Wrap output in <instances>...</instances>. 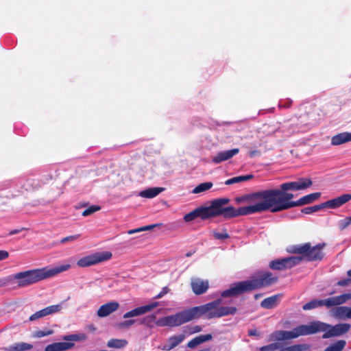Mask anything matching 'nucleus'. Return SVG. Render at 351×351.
<instances>
[{
  "instance_id": "obj_1",
  "label": "nucleus",
  "mask_w": 351,
  "mask_h": 351,
  "mask_svg": "<svg viewBox=\"0 0 351 351\" xmlns=\"http://www.w3.org/2000/svg\"><path fill=\"white\" fill-rule=\"evenodd\" d=\"M70 264H63L56 267H44L17 272L12 276L13 280L19 288L29 287L46 279L51 278L60 273L69 270Z\"/></svg>"
},
{
  "instance_id": "obj_2",
  "label": "nucleus",
  "mask_w": 351,
  "mask_h": 351,
  "mask_svg": "<svg viewBox=\"0 0 351 351\" xmlns=\"http://www.w3.org/2000/svg\"><path fill=\"white\" fill-rule=\"evenodd\" d=\"M277 279L276 277H273L270 272H263L260 274L258 278H252L233 284L228 289L223 291L221 295L224 298L237 296L244 292L274 284Z\"/></svg>"
},
{
  "instance_id": "obj_3",
  "label": "nucleus",
  "mask_w": 351,
  "mask_h": 351,
  "mask_svg": "<svg viewBox=\"0 0 351 351\" xmlns=\"http://www.w3.org/2000/svg\"><path fill=\"white\" fill-rule=\"evenodd\" d=\"M287 191L281 189L265 190L267 210L276 213L298 206V201H291L293 194Z\"/></svg>"
},
{
  "instance_id": "obj_4",
  "label": "nucleus",
  "mask_w": 351,
  "mask_h": 351,
  "mask_svg": "<svg viewBox=\"0 0 351 351\" xmlns=\"http://www.w3.org/2000/svg\"><path fill=\"white\" fill-rule=\"evenodd\" d=\"M221 299H217L211 302L191 308L193 319L204 316L207 319L221 317L234 315L237 312L234 306H220Z\"/></svg>"
},
{
  "instance_id": "obj_5",
  "label": "nucleus",
  "mask_w": 351,
  "mask_h": 351,
  "mask_svg": "<svg viewBox=\"0 0 351 351\" xmlns=\"http://www.w3.org/2000/svg\"><path fill=\"white\" fill-rule=\"evenodd\" d=\"M236 202L239 204L246 203L249 204L239 208V214L247 215L267 210L265 190L238 197L236 198Z\"/></svg>"
},
{
  "instance_id": "obj_6",
  "label": "nucleus",
  "mask_w": 351,
  "mask_h": 351,
  "mask_svg": "<svg viewBox=\"0 0 351 351\" xmlns=\"http://www.w3.org/2000/svg\"><path fill=\"white\" fill-rule=\"evenodd\" d=\"M309 326L311 335L318 332H324L322 336L324 339L341 336L347 332L351 327L349 324H339L332 326L319 321L312 322Z\"/></svg>"
},
{
  "instance_id": "obj_7",
  "label": "nucleus",
  "mask_w": 351,
  "mask_h": 351,
  "mask_svg": "<svg viewBox=\"0 0 351 351\" xmlns=\"http://www.w3.org/2000/svg\"><path fill=\"white\" fill-rule=\"evenodd\" d=\"M311 335L310 326L300 325L291 331L287 330H276L271 333L269 336V341H285L298 338L300 336H306Z\"/></svg>"
},
{
  "instance_id": "obj_8",
  "label": "nucleus",
  "mask_w": 351,
  "mask_h": 351,
  "mask_svg": "<svg viewBox=\"0 0 351 351\" xmlns=\"http://www.w3.org/2000/svg\"><path fill=\"white\" fill-rule=\"evenodd\" d=\"M193 319L191 308L156 320L158 326H179Z\"/></svg>"
},
{
  "instance_id": "obj_9",
  "label": "nucleus",
  "mask_w": 351,
  "mask_h": 351,
  "mask_svg": "<svg viewBox=\"0 0 351 351\" xmlns=\"http://www.w3.org/2000/svg\"><path fill=\"white\" fill-rule=\"evenodd\" d=\"M325 246L324 243L318 244L314 247H311L310 243H305L294 247L293 252L301 254V258H306L308 261H313L321 260L324 254L322 249Z\"/></svg>"
},
{
  "instance_id": "obj_10",
  "label": "nucleus",
  "mask_w": 351,
  "mask_h": 351,
  "mask_svg": "<svg viewBox=\"0 0 351 351\" xmlns=\"http://www.w3.org/2000/svg\"><path fill=\"white\" fill-rule=\"evenodd\" d=\"M112 257L110 252H96L80 258L77 261L79 267H87L108 261Z\"/></svg>"
},
{
  "instance_id": "obj_11",
  "label": "nucleus",
  "mask_w": 351,
  "mask_h": 351,
  "mask_svg": "<svg viewBox=\"0 0 351 351\" xmlns=\"http://www.w3.org/2000/svg\"><path fill=\"white\" fill-rule=\"evenodd\" d=\"M301 257L298 256H293L281 259H276L270 262L269 267L273 269L277 270L291 268L298 265L301 261Z\"/></svg>"
},
{
  "instance_id": "obj_12",
  "label": "nucleus",
  "mask_w": 351,
  "mask_h": 351,
  "mask_svg": "<svg viewBox=\"0 0 351 351\" xmlns=\"http://www.w3.org/2000/svg\"><path fill=\"white\" fill-rule=\"evenodd\" d=\"M220 204H221L220 202L215 199L211 202L210 206L199 207V218L206 220L218 216Z\"/></svg>"
},
{
  "instance_id": "obj_13",
  "label": "nucleus",
  "mask_w": 351,
  "mask_h": 351,
  "mask_svg": "<svg viewBox=\"0 0 351 351\" xmlns=\"http://www.w3.org/2000/svg\"><path fill=\"white\" fill-rule=\"evenodd\" d=\"M312 185V181L309 178H301L296 182H285L280 185L283 191L289 190H303Z\"/></svg>"
},
{
  "instance_id": "obj_14",
  "label": "nucleus",
  "mask_w": 351,
  "mask_h": 351,
  "mask_svg": "<svg viewBox=\"0 0 351 351\" xmlns=\"http://www.w3.org/2000/svg\"><path fill=\"white\" fill-rule=\"evenodd\" d=\"M217 202H220L219 209L218 211V216L223 215L226 218L234 217L236 216L243 215L239 213V209L236 210L232 206L224 207L225 205L229 203L230 199L228 198L217 199Z\"/></svg>"
},
{
  "instance_id": "obj_15",
  "label": "nucleus",
  "mask_w": 351,
  "mask_h": 351,
  "mask_svg": "<svg viewBox=\"0 0 351 351\" xmlns=\"http://www.w3.org/2000/svg\"><path fill=\"white\" fill-rule=\"evenodd\" d=\"M351 299V293H344L340 295L328 298L322 300V306L327 307L328 308L332 306L341 305L346 303L347 301Z\"/></svg>"
},
{
  "instance_id": "obj_16",
  "label": "nucleus",
  "mask_w": 351,
  "mask_h": 351,
  "mask_svg": "<svg viewBox=\"0 0 351 351\" xmlns=\"http://www.w3.org/2000/svg\"><path fill=\"white\" fill-rule=\"evenodd\" d=\"M158 306V302H152L151 304L137 307L132 311H130L123 315V318L128 319L130 317H136L139 315H142L145 314L151 311H152L154 308Z\"/></svg>"
},
{
  "instance_id": "obj_17",
  "label": "nucleus",
  "mask_w": 351,
  "mask_h": 351,
  "mask_svg": "<svg viewBox=\"0 0 351 351\" xmlns=\"http://www.w3.org/2000/svg\"><path fill=\"white\" fill-rule=\"evenodd\" d=\"M184 339L185 335L184 334L173 335L169 337L165 343L158 346V349L165 351H169L181 343L184 340Z\"/></svg>"
},
{
  "instance_id": "obj_18",
  "label": "nucleus",
  "mask_w": 351,
  "mask_h": 351,
  "mask_svg": "<svg viewBox=\"0 0 351 351\" xmlns=\"http://www.w3.org/2000/svg\"><path fill=\"white\" fill-rule=\"evenodd\" d=\"M351 200V194L345 193L334 199L328 200L324 202V206L329 208H338Z\"/></svg>"
},
{
  "instance_id": "obj_19",
  "label": "nucleus",
  "mask_w": 351,
  "mask_h": 351,
  "mask_svg": "<svg viewBox=\"0 0 351 351\" xmlns=\"http://www.w3.org/2000/svg\"><path fill=\"white\" fill-rule=\"evenodd\" d=\"M119 308L117 302L112 301L101 305L97 311L99 317H105L115 312Z\"/></svg>"
},
{
  "instance_id": "obj_20",
  "label": "nucleus",
  "mask_w": 351,
  "mask_h": 351,
  "mask_svg": "<svg viewBox=\"0 0 351 351\" xmlns=\"http://www.w3.org/2000/svg\"><path fill=\"white\" fill-rule=\"evenodd\" d=\"M239 152V149L234 148L230 150L222 151L217 153L215 156L213 157L212 161L215 164H219L221 162L226 161L228 159L232 158L234 156Z\"/></svg>"
},
{
  "instance_id": "obj_21",
  "label": "nucleus",
  "mask_w": 351,
  "mask_h": 351,
  "mask_svg": "<svg viewBox=\"0 0 351 351\" xmlns=\"http://www.w3.org/2000/svg\"><path fill=\"white\" fill-rule=\"evenodd\" d=\"M209 285L208 280H203L199 278L192 280L191 287L196 295H200L205 293L208 289Z\"/></svg>"
},
{
  "instance_id": "obj_22",
  "label": "nucleus",
  "mask_w": 351,
  "mask_h": 351,
  "mask_svg": "<svg viewBox=\"0 0 351 351\" xmlns=\"http://www.w3.org/2000/svg\"><path fill=\"white\" fill-rule=\"evenodd\" d=\"M351 141V132H341L332 137L331 144L334 146L340 145Z\"/></svg>"
},
{
  "instance_id": "obj_23",
  "label": "nucleus",
  "mask_w": 351,
  "mask_h": 351,
  "mask_svg": "<svg viewBox=\"0 0 351 351\" xmlns=\"http://www.w3.org/2000/svg\"><path fill=\"white\" fill-rule=\"evenodd\" d=\"M350 307L346 306H337L331 311L332 315L339 319H349Z\"/></svg>"
},
{
  "instance_id": "obj_24",
  "label": "nucleus",
  "mask_w": 351,
  "mask_h": 351,
  "mask_svg": "<svg viewBox=\"0 0 351 351\" xmlns=\"http://www.w3.org/2000/svg\"><path fill=\"white\" fill-rule=\"evenodd\" d=\"M280 299V295H275L264 299L261 304V306L267 309H271L277 306Z\"/></svg>"
},
{
  "instance_id": "obj_25",
  "label": "nucleus",
  "mask_w": 351,
  "mask_h": 351,
  "mask_svg": "<svg viewBox=\"0 0 351 351\" xmlns=\"http://www.w3.org/2000/svg\"><path fill=\"white\" fill-rule=\"evenodd\" d=\"M165 190L162 187L149 188L140 192L139 195L145 198H153Z\"/></svg>"
},
{
  "instance_id": "obj_26",
  "label": "nucleus",
  "mask_w": 351,
  "mask_h": 351,
  "mask_svg": "<svg viewBox=\"0 0 351 351\" xmlns=\"http://www.w3.org/2000/svg\"><path fill=\"white\" fill-rule=\"evenodd\" d=\"M32 345L25 343V342H19L15 343L10 346L5 348V351H26L31 350L32 348Z\"/></svg>"
},
{
  "instance_id": "obj_27",
  "label": "nucleus",
  "mask_w": 351,
  "mask_h": 351,
  "mask_svg": "<svg viewBox=\"0 0 351 351\" xmlns=\"http://www.w3.org/2000/svg\"><path fill=\"white\" fill-rule=\"evenodd\" d=\"M211 339H212V335L210 334L199 335L198 337L193 338L192 340H191L188 343L187 346L190 348H194L197 346H198L205 341H209Z\"/></svg>"
},
{
  "instance_id": "obj_28",
  "label": "nucleus",
  "mask_w": 351,
  "mask_h": 351,
  "mask_svg": "<svg viewBox=\"0 0 351 351\" xmlns=\"http://www.w3.org/2000/svg\"><path fill=\"white\" fill-rule=\"evenodd\" d=\"M320 196L321 193L319 192L305 195L298 200V206L311 204L317 199Z\"/></svg>"
},
{
  "instance_id": "obj_29",
  "label": "nucleus",
  "mask_w": 351,
  "mask_h": 351,
  "mask_svg": "<svg viewBox=\"0 0 351 351\" xmlns=\"http://www.w3.org/2000/svg\"><path fill=\"white\" fill-rule=\"evenodd\" d=\"M128 345V341L125 339H111L107 343V346L110 348L121 349Z\"/></svg>"
},
{
  "instance_id": "obj_30",
  "label": "nucleus",
  "mask_w": 351,
  "mask_h": 351,
  "mask_svg": "<svg viewBox=\"0 0 351 351\" xmlns=\"http://www.w3.org/2000/svg\"><path fill=\"white\" fill-rule=\"evenodd\" d=\"M310 346L306 343L295 344L289 346L282 347L278 351H304L309 350Z\"/></svg>"
},
{
  "instance_id": "obj_31",
  "label": "nucleus",
  "mask_w": 351,
  "mask_h": 351,
  "mask_svg": "<svg viewBox=\"0 0 351 351\" xmlns=\"http://www.w3.org/2000/svg\"><path fill=\"white\" fill-rule=\"evenodd\" d=\"M253 177H254L253 175H251V174L234 177V178L227 180L225 182V184L230 185V184H236V183H239V182H241L247 181V180L252 179Z\"/></svg>"
},
{
  "instance_id": "obj_32",
  "label": "nucleus",
  "mask_w": 351,
  "mask_h": 351,
  "mask_svg": "<svg viewBox=\"0 0 351 351\" xmlns=\"http://www.w3.org/2000/svg\"><path fill=\"white\" fill-rule=\"evenodd\" d=\"M213 185V184L211 182L201 183L193 189L192 193L194 194H197L205 192L210 189Z\"/></svg>"
},
{
  "instance_id": "obj_33",
  "label": "nucleus",
  "mask_w": 351,
  "mask_h": 351,
  "mask_svg": "<svg viewBox=\"0 0 351 351\" xmlns=\"http://www.w3.org/2000/svg\"><path fill=\"white\" fill-rule=\"evenodd\" d=\"M86 339H87V336L84 333L65 335L62 337L63 340L73 341H84Z\"/></svg>"
},
{
  "instance_id": "obj_34",
  "label": "nucleus",
  "mask_w": 351,
  "mask_h": 351,
  "mask_svg": "<svg viewBox=\"0 0 351 351\" xmlns=\"http://www.w3.org/2000/svg\"><path fill=\"white\" fill-rule=\"evenodd\" d=\"M346 346L344 340H339L327 347L324 351H341Z\"/></svg>"
},
{
  "instance_id": "obj_35",
  "label": "nucleus",
  "mask_w": 351,
  "mask_h": 351,
  "mask_svg": "<svg viewBox=\"0 0 351 351\" xmlns=\"http://www.w3.org/2000/svg\"><path fill=\"white\" fill-rule=\"evenodd\" d=\"M319 306H322V300H311L309 302L305 304L302 306V308L304 311H308V310L316 308Z\"/></svg>"
},
{
  "instance_id": "obj_36",
  "label": "nucleus",
  "mask_w": 351,
  "mask_h": 351,
  "mask_svg": "<svg viewBox=\"0 0 351 351\" xmlns=\"http://www.w3.org/2000/svg\"><path fill=\"white\" fill-rule=\"evenodd\" d=\"M282 344L278 342L270 343L269 345L263 346L258 348L259 351H276L281 348Z\"/></svg>"
},
{
  "instance_id": "obj_37",
  "label": "nucleus",
  "mask_w": 351,
  "mask_h": 351,
  "mask_svg": "<svg viewBox=\"0 0 351 351\" xmlns=\"http://www.w3.org/2000/svg\"><path fill=\"white\" fill-rule=\"evenodd\" d=\"M62 308V304H55L45 308L46 315L55 314L61 311Z\"/></svg>"
},
{
  "instance_id": "obj_38",
  "label": "nucleus",
  "mask_w": 351,
  "mask_h": 351,
  "mask_svg": "<svg viewBox=\"0 0 351 351\" xmlns=\"http://www.w3.org/2000/svg\"><path fill=\"white\" fill-rule=\"evenodd\" d=\"M199 217V213L198 208L193 210V211L189 213L188 214L184 216V220L186 222H190L193 221L194 219Z\"/></svg>"
},
{
  "instance_id": "obj_39",
  "label": "nucleus",
  "mask_w": 351,
  "mask_h": 351,
  "mask_svg": "<svg viewBox=\"0 0 351 351\" xmlns=\"http://www.w3.org/2000/svg\"><path fill=\"white\" fill-rule=\"evenodd\" d=\"M213 234L216 239L223 240L229 238V235L227 231L224 229H223L221 231L214 230Z\"/></svg>"
},
{
  "instance_id": "obj_40",
  "label": "nucleus",
  "mask_w": 351,
  "mask_h": 351,
  "mask_svg": "<svg viewBox=\"0 0 351 351\" xmlns=\"http://www.w3.org/2000/svg\"><path fill=\"white\" fill-rule=\"evenodd\" d=\"M47 316L46 315V312H45V308L42 309V310H40L38 311H36L35 313L32 314L29 318V320L30 322H34V321H36L38 319H40V318H43L44 317Z\"/></svg>"
},
{
  "instance_id": "obj_41",
  "label": "nucleus",
  "mask_w": 351,
  "mask_h": 351,
  "mask_svg": "<svg viewBox=\"0 0 351 351\" xmlns=\"http://www.w3.org/2000/svg\"><path fill=\"white\" fill-rule=\"evenodd\" d=\"M100 209H101L100 206H96V205H92L83 211L82 215L84 217L89 216V215H92L93 213L99 210Z\"/></svg>"
},
{
  "instance_id": "obj_42",
  "label": "nucleus",
  "mask_w": 351,
  "mask_h": 351,
  "mask_svg": "<svg viewBox=\"0 0 351 351\" xmlns=\"http://www.w3.org/2000/svg\"><path fill=\"white\" fill-rule=\"evenodd\" d=\"M156 315H147L145 317H144L141 320V323L142 324L146 325L147 326H150L153 322H156Z\"/></svg>"
},
{
  "instance_id": "obj_43",
  "label": "nucleus",
  "mask_w": 351,
  "mask_h": 351,
  "mask_svg": "<svg viewBox=\"0 0 351 351\" xmlns=\"http://www.w3.org/2000/svg\"><path fill=\"white\" fill-rule=\"evenodd\" d=\"M53 333V331L52 330H37L34 332L33 337L35 338H41L52 335Z\"/></svg>"
},
{
  "instance_id": "obj_44",
  "label": "nucleus",
  "mask_w": 351,
  "mask_h": 351,
  "mask_svg": "<svg viewBox=\"0 0 351 351\" xmlns=\"http://www.w3.org/2000/svg\"><path fill=\"white\" fill-rule=\"evenodd\" d=\"M57 344L60 351L68 350L74 346V343L71 342H58Z\"/></svg>"
},
{
  "instance_id": "obj_45",
  "label": "nucleus",
  "mask_w": 351,
  "mask_h": 351,
  "mask_svg": "<svg viewBox=\"0 0 351 351\" xmlns=\"http://www.w3.org/2000/svg\"><path fill=\"white\" fill-rule=\"evenodd\" d=\"M338 224H339V227L341 230H344L348 226L351 225L350 217H346L345 219L340 220L339 221Z\"/></svg>"
},
{
  "instance_id": "obj_46",
  "label": "nucleus",
  "mask_w": 351,
  "mask_h": 351,
  "mask_svg": "<svg viewBox=\"0 0 351 351\" xmlns=\"http://www.w3.org/2000/svg\"><path fill=\"white\" fill-rule=\"evenodd\" d=\"M154 226H156V225L147 226L141 227V228H139L130 230L128 231V234H134V233H136V232H142V231L151 230Z\"/></svg>"
},
{
  "instance_id": "obj_47",
  "label": "nucleus",
  "mask_w": 351,
  "mask_h": 351,
  "mask_svg": "<svg viewBox=\"0 0 351 351\" xmlns=\"http://www.w3.org/2000/svg\"><path fill=\"white\" fill-rule=\"evenodd\" d=\"M80 238V234L71 235L61 239L60 243L72 242Z\"/></svg>"
},
{
  "instance_id": "obj_48",
  "label": "nucleus",
  "mask_w": 351,
  "mask_h": 351,
  "mask_svg": "<svg viewBox=\"0 0 351 351\" xmlns=\"http://www.w3.org/2000/svg\"><path fill=\"white\" fill-rule=\"evenodd\" d=\"M45 351H60L57 343H53L47 346Z\"/></svg>"
},
{
  "instance_id": "obj_49",
  "label": "nucleus",
  "mask_w": 351,
  "mask_h": 351,
  "mask_svg": "<svg viewBox=\"0 0 351 351\" xmlns=\"http://www.w3.org/2000/svg\"><path fill=\"white\" fill-rule=\"evenodd\" d=\"M134 322L135 321L134 319H129L120 323L119 326L121 328H128L133 325Z\"/></svg>"
},
{
  "instance_id": "obj_50",
  "label": "nucleus",
  "mask_w": 351,
  "mask_h": 351,
  "mask_svg": "<svg viewBox=\"0 0 351 351\" xmlns=\"http://www.w3.org/2000/svg\"><path fill=\"white\" fill-rule=\"evenodd\" d=\"M311 207L313 213L317 212V211L319 210L322 208H328V206H324V202L321 204H319V205H315V206H311Z\"/></svg>"
},
{
  "instance_id": "obj_51",
  "label": "nucleus",
  "mask_w": 351,
  "mask_h": 351,
  "mask_svg": "<svg viewBox=\"0 0 351 351\" xmlns=\"http://www.w3.org/2000/svg\"><path fill=\"white\" fill-rule=\"evenodd\" d=\"M9 256V253L5 250H0V261L6 259Z\"/></svg>"
},
{
  "instance_id": "obj_52",
  "label": "nucleus",
  "mask_w": 351,
  "mask_h": 351,
  "mask_svg": "<svg viewBox=\"0 0 351 351\" xmlns=\"http://www.w3.org/2000/svg\"><path fill=\"white\" fill-rule=\"evenodd\" d=\"M202 328L200 326L196 325L191 328L190 333H197L202 331Z\"/></svg>"
},
{
  "instance_id": "obj_53",
  "label": "nucleus",
  "mask_w": 351,
  "mask_h": 351,
  "mask_svg": "<svg viewBox=\"0 0 351 351\" xmlns=\"http://www.w3.org/2000/svg\"><path fill=\"white\" fill-rule=\"evenodd\" d=\"M350 282H351V279H346V280H339L337 282V285L341 287H344V286H347Z\"/></svg>"
},
{
  "instance_id": "obj_54",
  "label": "nucleus",
  "mask_w": 351,
  "mask_h": 351,
  "mask_svg": "<svg viewBox=\"0 0 351 351\" xmlns=\"http://www.w3.org/2000/svg\"><path fill=\"white\" fill-rule=\"evenodd\" d=\"M167 291H168L167 288H166V287L163 288L162 291L156 296V298L158 299V298H162L165 294H166L167 293Z\"/></svg>"
},
{
  "instance_id": "obj_55",
  "label": "nucleus",
  "mask_w": 351,
  "mask_h": 351,
  "mask_svg": "<svg viewBox=\"0 0 351 351\" xmlns=\"http://www.w3.org/2000/svg\"><path fill=\"white\" fill-rule=\"evenodd\" d=\"M302 213H303L304 214L309 215V214H312L313 212L311 207H306L302 210Z\"/></svg>"
},
{
  "instance_id": "obj_56",
  "label": "nucleus",
  "mask_w": 351,
  "mask_h": 351,
  "mask_svg": "<svg viewBox=\"0 0 351 351\" xmlns=\"http://www.w3.org/2000/svg\"><path fill=\"white\" fill-rule=\"evenodd\" d=\"M248 335L250 336H258L259 335L258 332L257 331L256 329H252V330H249Z\"/></svg>"
},
{
  "instance_id": "obj_57",
  "label": "nucleus",
  "mask_w": 351,
  "mask_h": 351,
  "mask_svg": "<svg viewBox=\"0 0 351 351\" xmlns=\"http://www.w3.org/2000/svg\"><path fill=\"white\" fill-rule=\"evenodd\" d=\"M258 155H259V152L257 151V150H252V151L249 152V156L251 158L255 157V156H258Z\"/></svg>"
},
{
  "instance_id": "obj_58",
  "label": "nucleus",
  "mask_w": 351,
  "mask_h": 351,
  "mask_svg": "<svg viewBox=\"0 0 351 351\" xmlns=\"http://www.w3.org/2000/svg\"><path fill=\"white\" fill-rule=\"evenodd\" d=\"M20 232V230H14L10 232V234H17Z\"/></svg>"
},
{
  "instance_id": "obj_59",
  "label": "nucleus",
  "mask_w": 351,
  "mask_h": 351,
  "mask_svg": "<svg viewBox=\"0 0 351 351\" xmlns=\"http://www.w3.org/2000/svg\"><path fill=\"white\" fill-rule=\"evenodd\" d=\"M348 316H349V319H351V307H350Z\"/></svg>"
},
{
  "instance_id": "obj_60",
  "label": "nucleus",
  "mask_w": 351,
  "mask_h": 351,
  "mask_svg": "<svg viewBox=\"0 0 351 351\" xmlns=\"http://www.w3.org/2000/svg\"><path fill=\"white\" fill-rule=\"evenodd\" d=\"M348 275L349 276H351V269H350L348 271Z\"/></svg>"
},
{
  "instance_id": "obj_61",
  "label": "nucleus",
  "mask_w": 351,
  "mask_h": 351,
  "mask_svg": "<svg viewBox=\"0 0 351 351\" xmlns=\"http://www.w3.org/2000/svg\"><path fill=\"white\" fill-rule=\"evenodd\" d=\"M198 351H210L209 349H203Z\"/></svg>"
},
{
  "instance_id": "obj_62",
  "label": "nucleus",
  "mask_w": 351,
  "mask_h": 351,
  "mask_svg": "<svg viewBox=\"0 0 351 351\" xmlns=\"http://www.w3.org/2000/svg\"><path fill=\"white\" fill-rule=\"evenodd\" d=\"M259 298V295H255V298Z\"/></svg>"
}]
</instances>
